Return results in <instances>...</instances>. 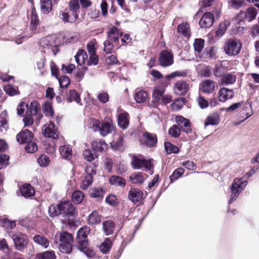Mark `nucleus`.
Wrapping results in <instances>:
<instances>
[{"label": "nucleus", "mask_w": 259, "mask_h": 259, "mask_svg": "<svg viewBox=\"0 0 259 259\" xmlns=\"http://www.w3.org/2000/svg\"><path fill=\"white\" fill-rule=\"evenodd\" d=\"M76 211L74 206L69 201H61L56 205L51 204L48 209L50 217H60L63 219V223L69 221V224H71V220L75 218Z\"/></svg>", "instance_id": "f257e3e1"}, {"label": "nucleus", "mask_w": 259, "mask_h": 259, "mask_svg": "<svg viewBox=\"0 0 259 259\" xmlns=\"http://www.w3.org/2000/svg\"><path fill=\"white\" fill-rule=\"evenodd\" d=\"M247 184V181L243 178H236L232 183L230 190L231 194L228 204L233 203L238 198L239 194L244 189Z\"/></svg>", "instance_id": "f03ea898"}, {"label": "nucleus", "mask_w": 259, "mask_h": 259, "mask_svg": "<svg viewBox=\"0 0 259 259\" xmlns=\"http://www.w3.org/2000/svg\"><path fill=\"white\" fill-rule=\"evenodd\" d=\"M91 126L94 132H99L100 135L105 137L110 134L113 130L112 125L108 122H101L98 119H90Z\"/></svg>", "instance_id": "7ed1b4c3"}, {"label": "nucleus", "mask_w": 259, "mask_h": 259, "mask_svg": "<svg viewBox=\"0 0 259 259\" xmlns=\"http://www.w3.org/2000/svg\"><path fill=\"white\" fill-rule=\"evenodd\" d=\"M132 159L131 165L135 169H140L144 167L148 171L151 170L152 168L151 160H146L141 155H133Z\"/></svg>", "instance_id": "20e7f679"}, {"label": "nucleus", "mask_w": 259, "mask_h": 259, "mask_svg": "<svg viewBox=\"0 0 259 259\" xmlns=\"http://www.w3.org/2000/svg\"><path fill=\"white\" fill-rule=\"evenodd\" d=\"M242 45L236 39L230 38L225 43L224 49L225 53L229 56H234L238 54Z\"/></svg>", "instance_id": "39448f33"}, {"label": "nucleus", "mask_w": 259, "mask_h": 259, "mask_svg": "<svg viewBox=\"0 0 259 259\" xmlns=\"http://www.w3.org/2000/svg\"><path fill=\"white\" fill-rule=\"evenodd\" d=\"M42 134L45 137L58 139L59 138V132L52 121L49 124H45L42 128Z\"/></svg>", "instance_id": "423d86ee"}, {"label": "nucleus", "mask_w": 259, "mask_h": 259, "mask_svg": "<svg viewBox=\"0 0 259 259\" xmlns=\"http://www.w3.org/2000/svg\"><path fill=\"white\" fill-rule=\"evenodd\" d=\"M140 143L149 147H153L156 146L157 137L156 134L145 132L143 136L139 140Z\"/></svg>", "instance_id": "0eeeda50"}, {"label": "nucleus", "mask_w": 259, "mask_h": 259, "mask_svg": "<svg viewBox=\"0 0 259 259\" xmlns=\"http://www.w3.org/2000/svg\"><path fill=\"white\" fill-rule=\"evenodd\" d=\"M55 243H73L74 238L72 234L66 231H61L55 235Z\"/></svg>", "instance_id": "6e6552de"}, {"label": "nucleus", "mask_w": 259, "mask_h": 259, "mask_svg": "<svg viewBox=\"0 0 259 259\" xmlns=\"http://www.w3.org/2000/svg\"><path fill=\"white\" fill-rule=\"evenodd\" d=\"M159 61L162 67L169 66L174 63L173 55L167 50H163L160 52Z\"/></svg>", "instance_id": "1a4fd4ad"}, {"label": "nucleus", "mask_w": 259, "mask_h": 259, "mask_svg": "<svg viewBox=\"0 0 259 259\" xmlns=\"http://www.w3.org/2000/svg\"><path fill=\"white\" fill-rule=\"evenodd\" d=\"M176 121L181 131L187 134L191 132V123L189 119L182 116H177L176 118Z\"/></svg>", "instance_id": "9d476101"}, {"label": "nucleus", "mask_w": 259, "mask_h": 259, "mask_svg": "<svg viewBox=\"0 0 259 259\" xmlns=\"http://www.w3.org/2000/svg\"><path fill=\"white\" fill-rule=\"evenodd\" d=\"M33 138L32 133L27 129L21 131L16 136L17 141L21 144H27L32 141Z\"/></svg>", "instance_id": "9b49d317"}, {"label": "nucleus", "mask_w": 259, "mask_h": 259, "mask_svg": "<svg viewBox=\"0 0 259 259\" xmlns=\"http://www.w3.org/2000/svg\"><path fill=\"white\" fill-rule=\"evenodd\" d=\"M214 15L210 12L205 13L199 21V25L202 28L210 27L214 23Z\"/></svg>", "instance_id": "f8f14e48"}, {"label": "nucleus", "mask_w": 259, "mask_h": 259, "mask_svg": "<svg viewBox=\"0 0 259 259\" xmlns=\"http://www.w3.org/2000/svg\"><path fill=\"white\" fill-rule=\"evenodd\" d=\"M143 192L138 188H132L128 193V199L134 203L141 201L143 197Z\"/></svg>", "instance_id": "ddd939ff"}, {"label": "nucleus", "mask_w": 259, "mask_h": 259, "mask_svg": "<svg viewBox=\"0 0 259 259\" xmlns=\"http://www.w3.org/2000/svg\"><path fill=\"white\" fill-rule=\"evenodd\" d=\"M27 109L26 113L28 116H37V118L38 119L42 117V115L40 113V105L38 102H32Z\"/></svg>", "instance_id": "4468645a"}, {"label": "nucleus", "mask_w": 259, "mask_h": 259, "mask_svg": "<svg viewBox=\"0 0 259 259\" xmlns=\"http://www.w3.org/2000/svg\"><path fill=\"white\" fill-rule=\"evenodd\" d=\"M89 227L84 226L79 229L77 233L76 243H88V236L90 232Z\"/></svg>", "instance_id": "2eb2a0df"}, {"label": "nucleus", "mask_w": 259, "mask_h": 259, "mask_svg": "<svg viewBox=\"0 0 259 259\" xmlns=\"http://www.w3.org/2000/svg\"><path fill=\"white\" fill-rule=\"evenodd\" d=\"M6 237L12 238L14 243H28V237L26 235L20 233H16L11 231L6 236Z\"/></svg>", "instance_id": "dca6fc26"}, {"label": "nucleus", "mask_w": 259, "mask_h": 259, "mask_svg": "<svg viewBox=\"0 0 259 259\" xmlns=\"http://www.w3.org/2000/svg\"><path fill=\"white\" fill-rule=\"evenodd\" d=\"M234 96V93L232 90L225 88L221 89L218 92L219 101L222 102H224L229 99H232Z\"/></svg>", "instance_id": "f3484780"}, {"label": "nucleus", "mask_w": 259, "mask_h": 259, "mask_svg": "<svg viewBox=\"0 0 259 259\" xmlns=\"http://www.w3.org/2000/svg\"><path fill=\"white\" fill-rule=\"evenodd\" d=\"M215 84L213 80L206 79L200 85L199 89L204 93H211L214 89Z\"/></svg>", "instance_id": "a211bd4d"}, {"label": "nucleus", "mask_w": 259, "mask_h": 259, "mask_svg": "<svg viewBox=\"0 0 259 259\" xmlns=\"http://www.w3.org/2000/svg\"><path fill=\"white\" fill-rule=\"evenodd\" d=\"M240 14L244 15L246 20L250 22L255 18L257 11L255 8L250 7L246 9V11H241Z\"/></svg>", "instance_id": "6ab92c4d"}, {"label": "nucleus", "mask_w": 259, "mask_h": 259, "mask_svg": "<svg viewBox=\"0 0 259 259\" xmlns=\"http://www.w3.org/2000/svg\"><path fill=\"white\" fill-rule=\"evenodd\" d=\"M92 147L95 151L103 152L108 148V145L104 140H97L92 143Z\"/></svg>", "instance_id": "aec40b11"}, {"label": "nucleus", "mask_w": 259, "mask_h": 259, "mask_svg": "<svg viewBox=\"0 0 259 259\" xmlns=\"http://www.w3.org/2000/svg\"><path fill=\"white\" fill-rule=\"evenodd\" d=\"M22 196L24 197H29L34 194L35 191L33 188L29 184H24L20 189Z\"/></svg>", "instance_id": "412c9836"}, {"label": "nucleus", "mask_w": 259, "mask_h": 259, "mask_svg": "<svg viewBox=\"0 0 259 259\" xmlns=\"http://www.w3.org/2000/svg\"><path fill=\"white\" fill-rule=\"evenodd\" d=\"M103 229L106 235L112 234L115 229V223L111 220H107L102 223Z\"/></svg>", "instance_id": "4be33fe9"}, {"label": "nucleus", "mask_w": 259, "mask_h": 259, "mask_svg": "<svg viewBox=\"0 0 259 259\" xmlns=\"http://www.w3.org/2000/svg\"><path fill=\"white\" fill-rule=\"evenodd\" d=\"M109 183L112 185L124 187L126 185V180L118 176H112L109 179Z\"/></svg>", "instance_id": "5701e85b"}, {"label": "nucleus", "mask_w": 259, "mask_h": 259, "mask_svg": "<svg viewBox=\"0 0 259 259\" xmlns=\"http://www.w3.org/2000/svg\"><path fill=\"white\" fill-rule=\"evenodd\" d=\"M128 114L127 113H123L118 115V125L123 130L127 128L129 124V120L128 119Z\"/></svg>", "instance_id": "b1692460"}, {"label": "nucleus", "mask_w": 259, "mask_h": 259, "mask_svg": "<svg viewBox=\"0 0 259 259\" xmlns=\"http://www.w3.org/2000/svg\"><path fill=\"white\" fill-rule=\"evenodd\" d=\"M148 93L144 90H136L134 95V99L138 103H142L147 100Z\"/></svg>", "instance_id": "393cba45"}, {"label": "nucleus", "mask_w": 259, "mask_h": 259, "mask_svg": "<svg viewBox=\"0 0 259 259\" xmlns=\"http://www.w3.org/2000/svg\"><path fill=\"white\" fill-rule=\"evenodd\" d=\"M111 147L115 151H122L124 150L123 138L119 136L111 143Z\"/></svg>", "instance_id": "a878e982"}, {"label": "nucleus", "mask_w": 259, "mask_h": 259, "mask_svg": "<svg viewBox=\"0 0 259 259\" xmlns=\"http://www.w3.org/2000/svg\"><path fill=\"white\" fill-rule=\"evenodd\" d=\"M236 80L235 75L231 73H225L221 78L222 85H228L233 84Z\"/></svg>", "instance_id": "bb28decb"}, {"label": "nucleus", "mask_w": 259, "mask_h": 259, "mask_svg": "<svg viewBox=\"0 0 259 259\" xmlns=\"http://www.w3.org/2000/svg\"><path fill=\"white\" fill-rule=\"evenodd\" d=\"M101 221L100 215L98 212L95 210L93 211L89 215L88 220V223L89 225H96L100 224Z\"/></svg>", "instance_id": "cd10ccee"}, {"label": "nucleus", "mask_w": 259, "mask_h": 259, "mask_svg": "<svg viewBox=\"0 0 259 259\" xmlns=\"http://www.w3.org/2000/svg\"><path fill=\"white\" fill-rule=\"evenodd\" d=\"M69 9L75 17V19L78 18V10L79 9V5L78 0H70L69 3Z\"/></svg>", "instance_id": "c85d7f7f"}, {"label": "nucleus", "mask_w": 259, "mask_h": 259, "mask_svg": "<svg viewBox=\"0 0 259 259\" xmlns=\"http://www.w3.org/2000/svg\"><path fill=\"white\" fill-rule=\"evenodd\" d=\"M189 87V84L185 81H179L175 84L176 88L180 92L182 95H184L187 93Z\"/></svg>", "instance_id": "c756f323"}, {"label": "nucleus", "mask_w": 259, "mask_h": 259, "mask_svg": "<svg viewBox=\"0 0 259 259\" xmlns=\"http://www.w3.org/2000/svg\"><path fill=\"white\" fill-rule=\"evenodd\" d=\"M130 179L133 184H141L144 181L142 173L141 172H135L131 174Z\"/></svg>", "instance_id": "7c9ffc66"}, {"label": "nucleus", "mask_w": 259, "mask_h": 259, "mask_svg": "<svg viewBox=\"0 0 259 259\" xmlns=\"http://www.w3.org/2000/svg\"><path fill=\"white\" fill-rule=\"evenodd\" d=\"M60 152L61 156L66 159L70 158L72 155L71 147L69 145H65L60 148Z\"/></svg>", "instance_id": "2f4dec72"}, {"label": "nucleus", "mask_w": 259, "mask_h": 259, "mask_svg": "<svg viewBox=\"0 0 259 259\" xmlns=\"http://www.w3.org/2000/svg\"><path fill=\"white\" fill-rule=\"evenodd\" d=\"M76 62L81 65L84 63L85 60H87L88 55L87 53L83 50H79L74 57Z\"/></svg>", "instance_id": "473e14b6"}, {"label": "nucleus", "mask_w": 259, "mask_h": 259, "mask_svg": "<svg viewBox=\"0 0 259 259\" xmlns=\"http://www.w3.org/2000/svg\"><path fill=\"white\" fill-rule=\"evenodd\" d=\"M67 100L68 102L74 101L78 104L81 101L80 95L75 90H71L69 92Z\"/></svg>", "instance_id": "72a5a7b5"}, {"label": "nucleus", "mask_w": 259, "mask_h": 259, "mask_svg": "<svg viewBox=\"0 0 259 259\" xmlns=\"http://www.w3.org/2000/svg\"><path fill=\"white\" fill-rule=\"evenodd\" d=\"M105 191L102 188H95L90 192V196L92 198L101 199L103 197Z\"/></svg>", "instance_id": "f704fd0d"}, {"label": "nucleus", "mask_w": 259, "mask_h": 259, "mask_svg": "<svg viewBox=\"0 0 259 259\" xmlns=\"http://www.w3.org/2000/svg\"><path fill=\"white\" fill-rule=\"evenodd\" d=\"M40 8L44 14H48L52 10V5L51 0H40Z\"/></svg>", "instance_id": "c9c22d12"}, {"label": "nucleus", "mask_w": 259, "mask_h": 259, "mask_svg": "<svg viewBox=\"0 0 259 259\" xmlns=\"http://www.w3.org/2000/svg\"><path fill=\"white\" fill-rule=\"evenodd\" d=\"M219 120L220 117L218 114L211 115L206 118L205 121L204 125L205 126L209 125H217L219 123Z\"/></svg>", "instance_id": "e433bc0d"}, {"label": "nucleus", "mask_w": 259, "mask_h": 259, "mask_svg": "<svg viewBox=\"0 0 259 259\" xmlns=\"http://www.w3.org/2000/svg\"><path fill=\"white\" fill-rule=\"evenodd\" d=\"M83 193L79 190L75 191L72 194V200L76 204L81 203L84 198Z\"/></svg>", "instance_id": "4c0bfd02"}, {"label": "nucleus", "mask_w": 259, "mask_h": 259, "mask_svg": "<svg viewBox=\"0 0 259 259\" xmlns=\"http://www.w3.org/2000/svg\"><path fill=\"white\" fill-rule=\"evenodd\" d=\"M164 149L167 154H176L179 152V148L178 147L168 142L164 143Z\"/></svg>", "instance_id": "58836bf2"}, {"label": "nucleus", "mask_w": 259, "mask_h": 259, "mask_svg": "<svg viewBox=\"0 0 259 259\" xmlns=\"http://www.w3.org/2000/svg\"><path fill=\"white\" fill-rule=\"evenodd\" d=\"M178 32L185 36L189 35V26L187 23H183L179 24L177 28Z\"/></svg>", "instance_id": "ea45409f"}, {"label": "nucleus", "mask_w": 259, "mask_h": 259, "mask_svg": "<svg viewBox=\"0 0 259 259\" xmlns=\"http://www.w3.org/2000/svg\"><path fill=\"white\" fill-rule=\"evenodd\" d=\"M184 171V169L181 167L175 169L172 175L169 177V180L171 183H173L178 180L180 177L182 176Z\"/></svg>", "instance_id": "a19ab883"}, {"label": "nucleus", "mask_w": 259, "mask_h": 259, "mask_svg": "<svg viewBox=\"0 0 259 259\" xmlns=\"http://www.w3.org/2000/svg\"><path fill=\"white\" fill-rule=\"evenodd\" d=\"M96 174L95 170H92V174H88L83 181V189H87L93 182L92 175Z\"/></svg>", "instance_id": "79ce46f5"}, {"label": "nucleus", "mask_w": 259, "mask_h": 259, "mask_svg": "<svg viewBox=\"0 0 259 259\" xmlns=\"http://www.w3.org/2000/svg\"><path fill=\"white\" fill-rule=\"evenodd\" d=\"M38 22L39 20L37 14L33 11H32L30 24V28L32 31H35L36 30Z\"/></svg>", "instance_id": "37998d69"}, {"label": "nucleus", "mask_w": 259, "mask_h": 259, "mask_svg": "<svg viewBox=\"0 0 259 259\" xmlns=\"http://www.w3.org/2000/svg\"><path fill=\"white\" fill-rule=\"evenodd\" d=\"M84 244H79V249L80 251L83 252L89 258L93 257L95 255V252L92 249L84 246Z\"/></svg>", "instance_id": "c03bdc74"}, {"label": "nucleus", "mask_w": 259, "mask_h": 259, "mask_svg": "<svg viewBox=\"0 0 259 259\" xmlns=\"http://www.w3.org/2000/svg\"><path fill=\"white\" fill-rule=\"evenodd\" d=\"M37 259H55L56 255L54 251H47L37 255Z\"/></svg>", "instance_id": "a18cd8bd"}, {"label": "nucleus", "mask_w": 259, "mask_h": 259, "mask_svg": "<svg viewBox=\"0 0 259 259\" xmlns=\"http://www.w3.org/2000/svg\"><path fill=\"white\" fill-rule=\"evenodd\" d=\"M2 226L3 227L7 228V229H13L16 226V223L14 221H10L8 219H2L1 220Z\"/></svg>", "instance_id": "49530a36"}, {"label": "nucleus", "mask_w": 259, "mask_h": 259, "mask_svg": "<svg viewBox=\"0 0 259 259\" xmlns=\"http://www.w3.org/2000/svg\"><path fill=\"white\" fill-rule=\"evenodd\" d=\"M204 40L202 38H197L195 39L194 43V48L196 52L200 53L204 48Z\"/></svg>", "instance_id": "de8ad7c7"}, {"label": "nucleus", "mask_w": 259, "mask_h": 259, "mask_svg": "<svg viewBox=\"0 0 259 259\" xmlns=\"http://www.w3.org/2000/svg\"><path fill=\"white\" fill-rule=\"evenodd\" d=\"M59 85L61 88H67L70 83V78L66 75H62L58 77Z\"/></svg>", "instance_id": "09e8293b"}, {"label": "nucleus", "mask_w": 259, "mask_h": 259, "mask_svg": "<svg viewBox=\"0 0 259 259\" xmlns=\"http://www.w3.org/2000/svg\"><path fill=\"white\" fill-rule=\"evenodd\" d=\"M72 244H59L58 248L63 253L68 254L72 250Z\"/></svg>", "instance_id": "8fccbe9b"}, {"label": "nucleus", "mask_w": 259, "mask_h": 259, "mask_svg": "<svg viewBox=\"0 0 259 259\" xmlns=\"http://www.w3.org/2000/svg\"><path fill=\"white\" fill-rule=\"evenodd\" d=\"M25 149L27 152L32 153L37 150L38 147L37 144L35 142L31 141L26 144Z\"/></svg>", "instance_id": "3c124183"}, {"label": "nucleus", "mask_w": 259, "mask_h": 259, "mask_svg": "<svg viewBox=\"0 0 259 259\" xmlns=\"http://www.w3.org/2000/svg\"><path fill=\"white\" fill-rule=\"evenodd\" d=\"M44 113L46 116H53L54 111L52 105L49 103H46L42 109Z\"/></svg>", "instance_id": "603ef678"}, {"label": "nucleus", "mask_w": 259, "mask_h": 259, "mask_svg": "<svg viewBox=\"0 0 259 259\" xmlns=\"http://www.w3.org/2000/svg\"><path fill=\"white\" fill-rule=\"evenodd\" d=\"M243 0H228L229 6L235 10H238L244 4Z\"/></svg>", "instance_id": "864d4df0"}, {"label": "nucleus", "mask_w": 259, "mask_h": 259, "mask_svg": "<svg viewBox=\"0 0 259 259\" xmlns=\"http://www.w3.org/2000/svg\"><path fill=\"white\" fill-rule=\"evenodd\" d=\"M164 93V91L162 88H158L154 90L153 92V97L155 99V101L158 102L161 99V98Z\"/></svg>", "instance_id": "5fc2aeb1"}, {"label": "nucleus", "mask_w": 259, "mask_h": 259, "mask_svg": "<svg viewBox=\"0 0 259 259\" xmlns=\"http://www.w3.org/2000/svg\"><path fill=\"white\" fill-rule=\"evenodd\" d=\"M4 90L6 93L11 96H14L19 94L18 89L14 88L12 85H7L4 87Z\"/></svg>", "instance_id": "6e6d98bb"}, {"label": "nucleus", "mask_w": 259, "mask_h": 259, "mask_svg": "<svg viewBox=\"0 0 259 259\" xmlns=\"http://www.w3.org/2000/svg\"><path fill=\"white\" fill-rule=\"evenodd\" d=\"M83 155L85 159L91 162L94 160L95 157H97V155L94 153L90 149H85L83 152Z\"/></svg>", "instance_id": "4d7b16f0"}, {"label": "nucleus", "mask_w": 259, "mask_h": 259, "mask_svg": "<svg viewBox=\"0 0 259 259\" xmlns=\"http://www.w3.org/2000/svg\"><path fill=\"white\" fill-rule=\"evenodd\" d=\"M180 129L176 124L173 125L168 130L169 134L174 138H178L180 135Z\"/></svg>", "instance_id": "13d9d810"}, {"label": "nucleus", "mask_w": 259, "mask_h": 259, "mask_svg": "<svg viewBox=\"0 0 259 259\" xmlns=\"http://www.w3.org/2000/svg\"><path fill=\"white\" fill-rule=\"evenodd\" d=\"M37 162L41 167H45L49 165L50 160L48 156L42 155L37 159Z\"/></svg>", "instance_id": "bf43d9fd"}, {"label": "nucleus", "mask_w": 259, "mask_h": 259, "mask_svg": "<svg viewBox=\"0 0 259 259\" xmlns=\"http://www.w3.org/2000/svg\"><path fill=\"white\" fill-rule=\"evenodd\" d=\"M187 74V71L186 70L183 71H176L169 75H167L166 77L168 79H170L177 76L185 77Z\"/></svg>", "instance_id": "052dcab7"}, {"label": "nucleus", "mask_w": 259, "mask_h": 259, "mask_svg": "<svg viewBox=\"0 0 259 259\" xmlns=\"http://www.w3.org/2000/svg\"><path fill=\"white\" fill-rule=\"evenodd\" d=\"M227 29V24L226 23H221L217 30L215 32L216 35L217 36L221 37L222 36L226 31Z\"/></svg>", "instance_id": "680f3d73"}, {"label": "nucleus", "mask_w": 259, "mask_h": 259, "mask_svg": "<svg viewBox=\"0 0 259 259\" xmlns=\"http://www.w3.org/2000/svg\"><path fill=\"white\" fill-rule=\"evenodd\" d=\"M105 201L107 203L112 206H116L118 204V199L114 195L108 196L105 199Z\"/></svg>", "instance_id": "e2e57ef3"}, {"label": "nucleus", "mask_w": 259, "mask_h": 259, "mask_svg": "<svg viewBox=\"0 0 259 259\" xmlns=\"http://www.w3.org/2000/svg\"><path fill=\"white\" fill-rule=\"evenodd\" d=\"M75 68V65L73 64H69L66 65L65 64H62L61 70L64 73H71L73 70Z\"/></svg>", "instance_id": "0e129e2a"}, {"label": "nucleus", "mask_w": 259, "mask_h": 259, "mask_svg": "<svg viewBox=\"0 0 259 259\" xmlns=\"http://www.w3.org/2000/svg\"><path fill=\"white\" fill-rule=\"evenodd\" d=\"M206 55L208 56L211 59H216V49L213 47H207L205 49Z\"/></svg>", "instance_id": "69168bd1"}, {"label": "nucleus", "mask_w": 259, "mask_h": 259, "mask_svg": "<svg viewBox=\"0 0 259 259\" xmlns=\"http://www.w3.org/2000/svg\"><path fill=\"white\" fill-rule=\"evenodd\" d=\"M26 109H28V105L23 102H20L17 107V114L22 116L24 114Z\"/></svg>", "instance_id": "338daca9"}, {"label": "nucleus", "mask_w": 259, "mask_h": 259, "mask_svg": "<svg viewBox=\"0 0 259 259\" xmlns=\"http://www.w3.org/2000/svg\"><path fill=\"white\" fill-rule=\"evenodd\" d=\"M104 51L106 54H111L112 52L113 45L110 40H107L104 42Z\"/></svg>", "instance_id": "774afa93"}]
</instances>
